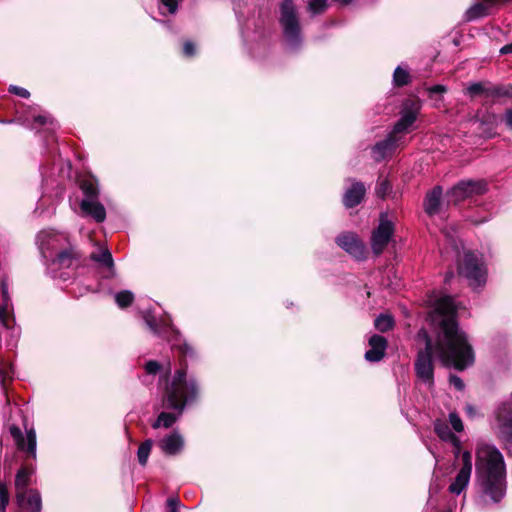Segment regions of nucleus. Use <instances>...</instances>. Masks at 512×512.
Returning a JSON list of instances; mask_svg holds the SVG:
<instances>
[{
    "label": "nucleus",
    "mask_w": 512,
    "mask_h": 512,
    "mask_svg": "<svg viewBox=\"0 0 512 512\" xmlns=\"http://www.w3.org/2000/svg\"><path fill=\"white\" fill-rule=\"evenodd\" d=\"M37 240L40 251L46 259L52 258L54 252H58L65 244H69L67 235L53 231H41Z\"/></svg>",
    "instance_id": "9d476101"
},
{
    "label": "nucleus",
    "mask_w": 512,
    "mask_h": 512,
    "mask_svg": "<svg viewBox=\"0 0 512 512\" xmlns=\"http://www.w3.org/2000/svg\"><path fill=\"white\" fill-rule=\"evenodd\" d=\"M434 430L443 441L451 442L458 450L460 449L459 438L451 432L445 421L437 419L434 422Z\"/></svg>",
    "instance_id": "b1692460"
},
{
    "label": "nucleus",
    "mask_w": 512,
    "mask_h": 512,
    "mask_svg": "<svg viewBox=\"0 0 512 512\" xmlns=\"http://www.w3.org/2000/svg\"><path fill=\"white\" fill-rule=\"evenodd\" d=\"M159 446L165 454L176 455L183 449L184 440L182 436L175 431L170 435L164 437L159 442Z\"/></svg>",
    "instance_id": "a211bd4d"
},
{
    "label": "nucleus",
    "mask_w": 512,
    "mask_h": 512,
    "mask_svg": "<svg viewBox=\"0 0 512 512\" xmlns=\"http://www.w3.org/2000/svg\"><path fill=\"white\" fill-rule=\"evenodd\" d=\"M16 501L20 512L41 511V496L36 490H29L27 493L21 492V494H16Z\"/></svg>",
    "instance_id": "2eb2a0df"
},
{
    "label": "nucleus",
    "mask_w": 512,
    "mask_h": 512,
    "mask_svg": "<svg viewBox=\"0 0 512 512\" xmlns=\"http://www.w3.org/2000/svg\"><path fill=\"white\" fill-rule=\"evenodd\" d=\"M458 273L465 277L473 288L481 287L486 282V270L478 257L467 252L459 264Z\"/></svg>",
    "instance_id": "0eeeda50"
},
{
    "label": "nucleus",
    "mask_w": 512,
    "mask_h": 512,
    "mask_svg": "<svg viewBox=\"0 0 512 512\" xmlns=\"http://www.w3.org/2000/svg\"><path fill=\"white\" fill-rule=\"evenodd\" d=\"M190 350H191V349H190L187 345H185V346H184L183 353H184L185 355H187V354H188V352H189Z\"/></svg>",
    "instance_id": "603ef678"
},
{
    "label": "nucleus",
    "mask_w": 512,
    "mask_h": 512,
    "mask_svg": "<svg viewBox=\"0 0 512 512\" xmlns=\"http://www.w3.org/2000/svg\"><path fill=\"white\" fill-rule=\"evenodd\" d=\"M8 503H9V497L0 498V511L1 512L6 511V507H7Z\"/></svg>",
    "instance_id": "49530a36"
},
{
    "label": "nucleus",
    "mask_w": 512,
    "mask_h": 512,
    "mask_svg": "<svg viewBox=\"0 0 512 512\" xmlns=\"http://www.w3.org/2000/svg\"><path fill=\"white\" fill-rule=\"evenodd\" d=\"M183 53L186 56H193L195 54V45L190 41L185 42L183 46Z\"/></svg>",
    "instance_id": "a19ab883"
},
{
    "label": "nucleus",
    "mask_w": 512,
    "mask_h": 512,
    "mask_svg": "<svg viewBox=\"0 0 512 512\" xmlns=\"http://www.w3.org/2000/svg\"><path fill=\"white\" fill-rule=\"evenodd\" d=\"M78 257L79 254L76 249L68 245V247H63L62 250L56 252V256L52 261L60 267L69 268L78 260Z\"/></svg>",
    "instance_id": "4be33fe9"
},
{
    "label": "nucleus",
    "mask_w": 512,
    "mask_h": 512,
    "mask_svg": "<svg viewBox=\"0 0 512 512\" xmlns=\"http://www.w3.org/2000/svg\"><path fill=\"white\" fill-rule=\"evenodd\" d=\"M369 346L370 349L366 351L365 359L370 362H378L385 355L387 340L383 336L375 334L370 337Z\"/></svg>",
    "instance_id": "f3484780"
},
{
    "label": "nucleus",
    "mask_w": 512,
    "mask_h": 512,
    "mask_svg": "<svg viewBox=\"0 0 512 512\" xmlns=\"http://www.w3.org/2000/svg\"><path fill=\"white\" fill-rule=\"evenodd\" d=\"M449 422L456 432H462L464 430L463 422L456 412L449 413Z\"/></svg>",
    "instance_id": "f704fd0d"
},
{
    "label": "nucleus",
    "mask_w": 512,
    "mask_h": 512,
    "mask_svg": "<svg viewBox=\"0 0 512 512\" xmlns=\"http://www.w3.org/2000/svg\"><path fill=\"white\" fill-rule=\"evenodd\" d=\"M32 473V469L27 467L19 469L15 479L16 494H21V492L27 493L30 490L28 489V485L30 483V476Z\"/></svg>",
    "instance_id": "393cba45"
},
{
    "label": "nucleus",
    "mask_w": 512,
    "mask_h": 512,
    "mask_svg": "<svg viewBox=\"0 0 512 512\" xmlns=\"http://www.w3.org/2000/svg\"><path fill=\"white\" fill-rule=\"evenodd\" d=\"M452 276H453V274H452V273H448V274L446 275L445 281H446V282H448Z\"/></svg>",
    "instance_id": "864d4df0"
},
{
    "label": "nucleus",
    "mask_w": 512,
    "mask_h": 512,
    "mask_svg": "<svg viewBox=\"0 0 512 512\" xmlns=\"http://www.w3.org/2000/svg\"><path fill=\"white\" fill-rule=\"evenodd\" d=\"M280 24L287 46L292 50L298 49L302 44V35L293 0L283 1L281 5Z\"/></svg>",
    "instance_id": "39448f33"
},
{
    "label": "nucleus",
    "mask_w": 512,
    "mask_h": 512,
    "mask_svg": "<svg viewBox=\"0 0 512 512\" xmlns=\"http://www.w3.org/2000/svg\"><path fill=\"white\" fill-rule=\"evenodd\" d=\"M80 187L85 195L84 199H97L99 194L98 184L93 178H86L81 181Z\"/></svg>",
    "instance_id": "bb28decb"
},
{
    "label": "nucleus",
    "mask_w": 512,
    "mask_h": 512,
    "mask_svg": "<svg viewBox=\"0 0 512 512\" xmlns=\"http://www.w3.org/2000/svg\"><path fill=\"white\" fill-rule=\"evenodd\" d=\"M487 191L484 180H461L446 193L448 204L457 205L468 198L483 195Z\"/></svg>",
    "instance_id": "423d86ee"
},
{
    "label": "nucleus",
    "mask_w": 512,
    "mask_h": 512,
    "mask_svg": "<svg viewBox=\"0 0 512 512\" xmlns=\"http://www.w3.org/2000/svg\"><path fill=\"white\" fill-rule=\"evenodd\" d=\"M90 258L95 262L101 263L109 269L114 267L112 254L107 248H101L99 252H93Z\"/></svg>",
    "instance_id": "cd10ccee"
},
{
    "label": "nucleus",
    "mask_w": 512,
    "mask_h": 512,
    "mask_svg": "<svg viewBox=\"0 0 512 512\" xmlns=\"http://www.w3.org/2000/svg\"><path fill=\"white\" fill-rule=\"evenodd\" d=\"M8 503H9V497L0 498V511L1 512L6 511V507H7Z\"/></svg>",
    "instance_id": "de8ad7c7"
},
{
    "label": "nucleus",
    "mask_w": 512,
    "mask_h": 512,
    "mask_svg": "<svg viewBox=\"0 0 512 512\" xmlns=\"http://www.w3.org/2000/svg\"><path fill=\"white\" fill-rule=\"evenodd\" d=\"M471 472L459 470L455 480L450 484L449 491L459 495L468 485Z\"/></svg>",
    "instance_id": "a878e982"
},
{
    "label": "nucleus",
    "mask_w": 512,
    "mask_h": 512,
    "mask_svg": "<svg viewBox=\"0 0 512 512\" xmlns=\"http://www.w3.org/2000/svg\"><path fill=\"white\" fill-rule=\"evenodd\" d=\"M504 0H483L481 2H477L472 5L465 12V20L473 21L483 16H486L489 13V10L493 4H497L503 2Z\"/></svg>",
    "instance_id": "aec40b11"
},
{
    "label": "nucleus",
    "mask_w": 512,
    "mask_h": 512,
    "mask_svg": "<svg viewBox=\"0 0 512 512\" xmlns=\"http://www.w3.org/2000/svg\"><path fill=\"white\" fill-rule=\"evenodd\" d=\"M503 121L508 127H512V110L511 109H508L506 111Z\"/></svg>",
    "instance_id": "c03bdc74"
},
{
    "label": "nucleus",
    "mask_w": 512,
    "mask_h": 512,
    "mask_svg": "<svg viewBox=\"0 0 512 512\" xmlns=\"http://www.w3.org/2000/svg\"><path fill=\"white\" fill-rule=\"evenodd\" d=\"M493 426L505 440L512 439V402L510 400L503 401L496 407Z\"/></svg>",
    "instance_id": "1a4fd4ad"
},
{
    "label": "nucleus",
    "mask_w": 512,
    "mask_h": 512,
    "mask_svg": "<svg viewBox=\"0 0 512 512\" xmlns=\"http://www.w3.org/2000/svg\"><path fill=\"white\" fill-rule=\"evenodd\" d=\"M512 52V43L505 45L500 49L501 54H508Z\"/></svg>",
    "instance_id": "09e8293b"
},
{
    "label": "nucleus",
    "mask_w": 512,
    "mask_h": 512,
    "mask_svg": "<svg viewBox=\"0 0 512 512\" xmlns=\"http://www.w3.org/2000/svg\"><path fill=\"white\" fill-rule=\"evenodd\" d=\"M2 304L0 306V325L7 331H15V318L13 305L9 294L8 283L5 278L1 279Z\"/></svg>",
    "instance_id": "9b49d317"
},
{
    "label": "nucleus",
    "mask_w": 512,
    "mask_h": 512,
    "mask_svg": "<svg viewBox=\"0 0 512 512\" xmlns=\"http://www.w3.org/2000/svg\"><path fill=\"white\" fill-rule=\"evenodd\" d=\"M391 184L387 179H380L376 186V194L380 198H385L391 191Z\"/></svg>",
    "instance_id": "72a5a7b5"
},
{
    "label": "nucleus",
    "mask_w": 512,
    "mask_h": 512,
    "mask_svg": "<svg viewBox=\"0 0 512 512\" xmlns=\"http://www.w3.org/2000/svg\"><path fill=\"white\" fill-rule=\"evenodd\" d=\"M9 92L22 98H28L30 96V93L27 89L15 85H11L9 87Z\"/></svg>",
    "instance_id": "4c0bfd02"
},
{
    "label": "nucleus",
    "mask_w": 512,
    "mask_h": 512,
    "mask_svg": "<svg viewBox=\"0 0 512 512\" xmlns=\"http://www.w3.org/2000/svg\"><path fill=\"white\" fill-rule=\"evenodd\" d=\"M447 91L446 87L444 85H434L430 88H428V92L430 95L432 94H442V93H445Z\"/></svg>",
    "instance_id": "79ce46f5"
},
{
    "label": "nucleus",
    "mask_w": 512,
    "mask_h": 512,
    "mask_svg": "<svg viewBox=\"0 0 512 512\" xmlns=\"http://www.w3.org/2000/svg\"><path fill=\"white\" fill-rule=\"evenodd\" d=\"M134 300V295L129 290H123L115 295V301L120 308L129 306Z\"/></svg>",
    "instance_id": "2f4dec72"
},
{
    "label": "nucleus",
    "mask_w": 512,
    "mask_h": 512,
    "mask_svg": "<svg viewBox=\"0 0 512 512\" xmlns=\"http://www.w3.org/2000/svg\"><path fill=\"white\" fill-rule=\"evenodd\" d=\"M167 506L170 512H177L178 500L175 498H168Z\"/></svg>",
    "instance_id": "37998d69"
},
{
    "label": "nucleus",
    "mask_w": 512,
    "mask_h": 512,
    "mask_svg": "<svg viewBox=\"0 0 512 512\" xmlns=\"http://www.w3.org/2000/svg\"><path fill=\"white\" fill-rule=\"evenodd\" d=\"M143 319L146 325L154 334L164 335L168 330H173L170 319L168 317L161 319L158 323L150 312H145L143 314Z\"/></svg>",
    "instance_id": "5701e85b"
},
{
    "label": "nucleus",
    "mask_w": 512,
    "mask_h": 512,
    "mask_svg": "<svg viewBox=\"0 0 512 512\" xmlns=\"http://www.w3.org/2000/svg\"><path fill=\"white\" fill-rule=\"evenodd\" d=\"M160 364L157 361L151 360L148 361L145 365V370L148 374L155 375L160 371Z\"/></svg>",
    "instance_id": "58836bf2"
},
{
    "label": "nucleus",
    "mask_w": 512,
    "mask_h": 512,
    "mask_svg": "<svg viewBox=\"0 0 512 512\" xmlns=\"http://www.w3.org/2000/svg\"><path fill=\"white\" fill-rule=\"evenodd\" d=\"M411 81L410 73L407 69L401 66L396 67L393 73V83L397 87H402L409 84Z\"/></svg>",
    "instance_id": "c85d7f7f"
},
{
    "label": "nucleus",
    "mask_w": 512,
    "mask_h": 512,
    "mask_svg": "<svg viewBox=\"0 0 512 512\" xmlns=\"http://www.w3.org/2000/svg\"><path fill=\"white\" fill-rule=\"evenodd\" d=\"M394 234V224L388 219L387 213H381L379 224L372 232L371 248L376 255L381 254L387 247Z\"/></svg>",
    "instance_id": "6e6552de"
},
{
    "label": "nucleus",
    "mask_w": 512,
    "mask_h": 512,
    "mask_svg": "<svg viewBox=\"0 0 512 512\" xmlns=\"http://www.w3.org/2000/svg\"><path fill=\"white\" fill-rule=\"evenodd\" d=\"M443 512H450V511H448V510H445V511H443Z\"/></svg>",
    "instance_id": "5fc2aeb1"
},
{
    "label": "nucleus",
    "mask_w": 512,
    "mask_h": 512,
    "mask_svg": "<svg viewBox=\"0 0 512 512\" xmlns=\"http://www.w3.org/2000/svg\"><path fill=\"white\" fill-rule=\"evenodd\" d=\"M47 121H48L47 116L39 115L35 118V122H37L40 125L45 124Z\"/></svg>",
    "instance_id": "8fccbe9b"
},
{
    "label": "nucleus",
    "mask_w": 512,
    "mask_h": 512,
    "mask_svg": "<svg viewBox=\"0 0 512 512\" xmlns=\"http://www.w3.org/2000/svg\"><path fill=\"white\" fill-rule=\"evenodd\" d=\"M80 207L82 211L92 216L93 219L99 223L103 222L106 218L105 208L97 199H83Z\"/></svg>",
    "instance_id": "412c9836"
},
{
    "label": "nucleus",
    "mask_w": 512,
    "mask_h": 512,
    "mask_svg": "<svg viewBox=\"0 0 512 512\" xmlns=\"http://www.w3.org/2000/svg\"><path fill=\"white\" fill-rule=\"evenodd\" d=\"M152 445H153V441L151 439H148V440L144 441L138 448V452H137L138 461L142 466H145L148 461V457L151 452Z\"/></svg>",
    "instance_id": "7c9ffc66"
},
{
    "label": "nucleus",
    "mask_w": 512,
    "mask_h": 512,
    "mask_svg": "<svg viewBox=\"0 0 512 512\" xmlns=\"http://www.w3.org/2000/svg\"><path fill=\"white\" fill-rule=\"evenodd\" d=\"M375 327L380 332H387L394 326V319L387 314H381L375 319Z\"/></svg>",
    "instance_id": "c756f323"
},
{
    "label": "nucleus",
    "mask_w": 512,
    "mask_h": 512,
    "mask_svg": "<svg viewBox=\"0 0 512 512\" xmlns=\"http://www.w3.org/2000/svg\"><path fill=\"white\" fill-rule=\"evenodd\" d=\"M442 194L443 190L441 186H435L426 194L424 200V210L429 216H433L439 213Z\"/></svg>",
    "instance_id": "6ab92c4d"
},
{
    "label": "nucleus",
    "mask_w": 512,
    "mask_h": 512,
    "mask_svg": "<svg viewBox=\"0 0 512 512\" xmlns=\"http://www.w3.org/2000/svg\"><path fill=\"white\" fill-rule=\"evenodd\" d=\"M10 434L13 437L18 449L26 451L32 458L36 457V433L30 429L26 433V439L23 436L21 429L15 425L10 428Z\"/></svg>",
    "instance_id": "4468645a"
},
{
    "label": "nucleus",
    "mask_w": 512,
    "mask_h": 512,
    "mask_svg": "<svg viewBox=\"0 0 512 512\" xmlns=\"http://www.w3.org/2000/svg\"><path fill=\"white\" fill-rule=\"evenodd\" d=\"M337 244L357 260H363L366 254V247L359 237L354 233H343L336 239Z\"/></svg>",
    "instance_id": "ddd939ff"
},
{
    "label": "nucleus",
    "mask_w": 512,
    "mask_h": 512,
    "mask_svg": "<svg viewBox=\"0 0 512 512\" xmlns=\"http://www.w3.org/2000/svg\"><path fill=\"white\" fill-rule=\"evenodd\" d=\"M420 103L417 101H406L401 111L400 119L395 123L392 132L383 141L376 143L372 148V157L375 161H381L390 155L400 143L401 134L407 133L416 121Z\"/></svg>",
    "instance_id": "20e7f679"
},
{
    "label": "nucleus",
    "mask_w": 512,
    "mask_h": 512,
    "mask_svg": "<svg viewBox=\"0 0 512 512\" xmlns=\"http://www.w3.org/2000/svg\"><path fill=\"white\" fill-rule=\"evenodd\" d=\"M460 470L472 472V455L469 451L462 453V467Z\"/></svg>",
    "instance_id": "c9c22d12"
},
{
    "label": "nucleus",
    "mask_w": 512,
    "mask_h": 512,
    "mask_svg": "<svg viewBox=\"0 0 512 512\" xmlns=\"http://www.w3.org/2000/svg\"><path fill=\"white\" fill-rule=\"evenodd\" d=\"M351 185L343 195V204L346 208H353L361 203L365 194V185L356 180H350Z\"/></svg>",
    "instance_id": "dca6fc26"
},
{
    "label": "nucleus",
    "mask_w": 512,
    "mask_h": 512,
    "mask_svg": "<svg viewBox=\"0 0 512 512\" xmlns=\"http://www.w3.org/2000/svg\"><path fill=\"white\" fill-rule=\"evenodd\" d=\"M465 410H466L468 415L472 416V415L475 414V408L472 405H470V404L466 405Z\"/></svg>",
    "instance_id": "3c124183"
},
{
    "label": "nucleus",
    "mask_w": 512,
    "mask_h": 512,
    "mask_svg": "<svg viewBox=\"0 0 512 512\" xmlns=\"http://www.w3.org/2000/svg\"><path fill=\"white\" fill-rule=\"evenodd\" d=\"M9 497L8 489L4 483H0V498Z\"/></svg>",
    "instance_id": "a18cd8bd"
},
{
    "label": "nucleus",
    "mask_w": 512,
    "mask_h": 512,
    "mask_svg": "<svg viewBox=\"0 0 512 512\" xmlns=\"http://www.w3.org/2000/svg\"><path fill=\"white\" fill-rule=\"evenodd\" d=\"M182 0H161V5L165 7L169 13L174 14L177 11L178 4Z\"/></svg>",
    "instance_id": "e433bc0d"
},
{
    "label": "nucleus",
    "mask_w": 512,
    "mask_h": 512,
    "mask_svg": "<svg viewBox=\"0 0 512 512\" xmlns=\"http://www.w3.org/2000/svg\"><path fill=\"white\" fill-rule=\"evenodd\" d=\"M449 382L459 391L463 390L465 387L462 379L456 375H451L449 378Z\"/></svg>",
    "instance_id": "ea45409f"
},
{
    "label": "nucleus",
    "mask_w": 512,
    "mask_h": 512,
    "mask_svg": "<svg viewBox=\"0 0 512 512\" xmlns=\"http://www.w3.org/2000/svg\"><path fill=\"white\" fill-rule=\"evenodd\" d=\"M456 309L455 301L449 295H440L434 301L432 321L437 324L436 340L433 343L424 332L425 348L418 352L415 361L417 377L429 387L434 383L433 353L443 365L457 370H464L474 363L473 349L455 320Z\"/></svg>",
    "instance_id": "f257e3e1"
},
{
    "label": "nucleus",
    "mask_w": 512,
    "mask_h": 512,
    "mask_svg": "<svg viewBox=\"0 0 512 512\" xmlns=\"http://www.w3.org/2000/svg\"><path fill=\"white\" fill-rule=\"evenodd\" d=\"M476 477L483 495L499 502L505 495V463L500 451L493 445L479 442L476 447Z\"/></svg>",
    "instance_id": "f03ea898"
},
{
    "label": "nucleus",
    "mask_w": 512,
    "mask_h": 512,
    "mask_svg": "<svg viewBox=\"0 0 512 512\" xmlns=\"http://www.w3.org/2000/svg\"><path fill=\"white\" fill-rule=\"evenodd\" d=\"M464 94L470 98H493L496 96L504 95L503 89L499 86H494L489 81L473 82L467 85Z\"/></svg>",
    "instance_id": "f8f14e48"
},
{
    "label": "nucleus",
    "mask_w": 512,
    "mask_h": 512,
    "mask_svg": "<svg viewBox=\"0 0 512 512\" xmlns=\"http://www.w3.org/2000/svg\"><path fill=\"white\" fill-rule=\"evenodd\" d=\"M198 394V387L193 379L186 378V371L179 369L175 372L172 380L167 383L162 400L163 406L178 411V414L161 412L152 424L154 429L160 427L170 428L177 421L185 405L193 401Z\"/></svg>",
    "instance_id": "7ed1b4c3"
},
{
    "label": "nucleus",
    "mask_w": 512,
    "mask_h": 512,
    "mask_svg": "<svg viewBox=\"0 0 512 512\" xmlns=\"http://www.w3.org/2000/svg\"><path fill=\"white\" fill-rule=\"evenodd\" d=\"M327 8V0H309L308 10L313 14H321Z\"/></svg>",
    "instance_id": "473e14b6"
}]
</instances>
